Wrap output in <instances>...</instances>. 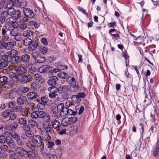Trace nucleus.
I'll return each instance as SVG.
<instances>
[{
  "label": "nucleus",
  "mask_w": 159,
  "mask_h": 159,
  "mask_svg": "<svg viewBox=\"0 0 159 159\" xmlns=\"http://www.w3.org/2000/svg\"><path fill=\"white\" fill-rule=\"evenodd\" d=\"M31 117L33 119L39 118L42 119L45 123H48L50 121V116L47 113L43 111H36L33 112L30 114Z\"/></svg>",
  "instance_id": "f257e3e1"
},
{
  "label": "nucleus",
  "mask_w": 159,
  "mask_h": 159,
  "mask_svg": "<svg viewBox=\"0 0 159 159\" xmlns=\"http://www.w3.org/2000/svg\"><path fill=\"white\" fill-rule=\"evenodd\" d=\"M31 79V76L30 75H18L17 81L24 84L30 82Z\"/></svg>",
  "instance_id": "f03ea898"
},
{
  "label": "nucleus",
  "mask_w": 159,
  "mask_h": 159,
  "mask_svg": "<svg viewBox=\"0 0 159 159\" xmlns=\"http://www.w3.org/2000/svg\"><path fill=\"white\" fill-rule=\"evenodd\" d=\"M10 69L11 70L14 69L17 72L20 74V75L25 73L27 71L25 68L21 65H17L16 66H12L10 67Z\"/></svg>",
  "instance_id": "7ed1b4c3"
},
{
  "label": "nucleus",
  "mask_w": 159,
  "mask_h": 159,
  "mask_svg": "<svg viewBox=\"0 0 159 159\" xmlns=\"http://www.w3.org/2000/svg\"><path fill=\"white\" fill-rule=\"evenodd\" d=\"M48 126H52L57 131H60L61 125L59 122L57 120L53 121L50 120L48 122Z\"/></svg>",
  "instance_id": "20e7f679"
},
{
  "label": "nucleus",
  "mask_w": 159,
  "mask_h": 159,
  "mask_svg": "<svg viewBox=\"0 0 159 159\" xmlns=\"http://www.w3.org/2000/svg\"><path fill=\"white\" fill-rule=\"evenodd\" d=\"M32 141L33 143L37 147L40 146L42 143L41 137L39 135H34L32 139Z\"/></svg>",
  "instance_id": "39448f33"
},
{
  "label": "nucleus",
  "mask_w": 159,
  "mask_h": 159,
  "mask_svg": "<svg viewBox=\"0 0 159 159\" xmlns=\"http://www.w3.org/2000/svg\"><path fill=\"white\" fill-rule=\"evenodd\" d=\"M14 110L16 112H19L20 114L23 116H26L28 114V110L20 106H17L15 107Z\"/></svg>",
  "instance_id": "423d86ee"
},
{
  "label": "nucleus",
  "mask_w": 159,
  "mask_h": 159,
  "mask_svg": "<svg viewBox=\"0 0 159 159\" xmlns=\"http://www.w3.org/2000/svg\"><path fill=\"white\" fill-rule=\"evenodd\" d=\"M48 100L47 97L44 96L42 97L41 100L38 101L39 104L37 105L38 108L41 110L43 109L44 108L46 103L48 102Z\"/></svg>",
  "instance_id": "0eeeda50"
},
{
  "label": "nucleus",
  "mask_w": 159,
  "mask_h": 159,
  "mask_svg": "<svg viewBox=\"0 0 159 159\" xmlns=\"http://www.w3.org/2000/svg\"><path fill=\"white\" fill-rule=\"evenodd\" d=\"M48 91L49 92V95L50 98H53L57 96V89L55 87H51L48 89Z\"/></svg>",
  "instance_id": "6e6552de"
},
{
  "label": "nucleus",
  "mask_w": 159,
  "mask_h": 159,
  "mask_svg": "<svg viewBox=\"0 0 159 159\" xmlns=\"http://www.w3.org/2000/svg\"><path fill=\"white\" fill-rule=\"evenodd\" d=\"M23 12L25 16L29 18H33L34 16L33 11L29 8H25L23 9Z\"/></svg>",
  "instance_id": "1a4fd4ad"
},
{
  "label": "nucleus",
  "mask_w": 159,
  "mask_h": 159,
  "mask_svg": "<svg viewBox=\"0 0 159 159\" xmlns=\"http://www.w3.org/2000/svg\"><path fill=\"white\" fill-rule=\"evenodd\" d=\"M71 88L70 86L61 85L58 88L57 90L59 93L61 94L70 90Z\"/></svg>",
  "instance_id": "9d476101"
},
{
  "label": "nucleus",
  "mask_w": 159,
  "mask_h": 159,
  "mask_svg": "<svg viewBox=\"0 0 159 159\" xmlns=\"http://www.w3.org/2000/svg\"><path fill=\"white\" fill-rule=\"evenodd\" d=\"M16 44V41L14 40L7 42H5L4 48L7 50L11 49L13 48Z\"/></svg>",
  "instance_id": "9b49d317"
},
{
  "label": "nucleus",
  "mask_w": 159,
  "mask_h": 159,
  "mask_svg": "<svg viewBox=\"0 0 159 159\" xmlns=\"http://www.w3.org/2000/svg\"><path fill=\"white\" fill-rule=\"evenodd\" d=\"M66 81L73 88H76L78 85V83L74 77H67Z\"/></svg>",
  "instance_id": "f8f14e48"
},
{
  "label": "nucleus",
  "mask_w": 159,
  "mask_h": 159,
  "mask_svg": "<svg viewBox=\"0 0 159 159\" xmlns=\"http://www.w3.org/2000/svg\"><path fill=\"white\" fill-rule=\"evenodd\" d=\"M15 152L21 156L25 157L27 155V151L23 148L20 147H17L15 149Z\"/></svg>",
  "instance_id": "ddd939ff"
},
{
  "label": "nucleus",
  "mask_w": 159,
  "mask_h": 159,
  "mask_svg": "<svg viewBox=\"0 0 159 159\" xmlns=\"http://www.w3.org/2000/svg\"><path fill=\"white\" fill-rule=\"evenodd\" d=\"M15 2V6L21 8H24L27 4V2L25 0H23L21 2L19 1L18 0H16Z\"/></svg>",
  "instance_id": "4468645a"
},
{
  "label": "nucleus",
  "mask_w": 159,
  "mask_h": 159,
  "mask_svg": "<svg viewBox=\"0 0 159 159\" xmlns=\"http://www.w3.org/2000/svg\"><path fill=\"white\" fill-rule=\"evenodd\" d=\"M16 0H8L6 3L4 4L3 7L5 9H8L11 8L13 6H15V2Z\"/></svg>",
  "instance_id": "2eb2a0df"
},
{
  "label": "nucleus",
  "mask_w": 159,
  "mask_h": 159,
  "mask_svg": "<svg viewBox=\"0 0 159 159\" xmlns=\"http://www.w3.org/2000/svg\"><path fill=\"white\" fill-rule=\"evenodd\" d=\"M8 31L4 28L1 30L2 39L3 41H7L9 38V34H7Z\"/></svg>",
  "instance_id": "dca6fc26"
},
{
  "label": "nucleus",
  "mask_w": 159,
  "mask_h": 159,
  "mask_svg": "<svg viewBox=\"0 0 159 159\" xmlns=\"http://www.w3.org/2000/svg\"><path fill=\"white\" fill-rule=\"evenodd\" d=\"M25 157H29L30 159H39L38 154L33 151L27 152Z\"/></svg>",
  "instance_id": "f3484780"
},
{
  "label": "nucleus",
  "mask_w": 159,
  "mask_h": 159,
  "mask_svg": "<svg viewBox=\"0 0 159 159\" xmlns=\"http://www.w3.org/2000/svg\"><path fill=\"white\" fill-rule=\"evenodd\" d=\"M57 110L61 112V115L64 116V112L66 111V108H65L64 104L62 103H60L57 105Z\"/></svg>",
  "instance_id": "a211bd4d"
},
{
  "label": "nucleus",
  "mask_w": 159,
  "mask_h": 159,
  "mask_svg": "<svg viewBox=\"0 0 159 159\" xmlns=\"http://www.w3.org/2000/svg\"><path fill=\"white\" fill-rule=\"evenodd\" d=\"M50 68V67L49 65H44L38 68V70L39 72L41 73H45L47 72Z\"/></svg>",
  "instance_id": "6ab92c4d"
},
{
  "label": "nucleus",
  "mask_w": 159,
  "mask_h": 159,
  "mask_svg": "<svg viewBox=\"0 0 159 159\" xmlns=\"http://www.w3.org/2000/svg\"><path fill=\"white\" fill-rule=\"evenodd\" d=\"M58 80V78L56 76H53L52 77H50L48 81V84L51 86H54L56 84V81Z\"/></svg>",
  "instance_id": "aec40b11"
},
{
  "label": "nucleus",
  "mask_w": 159,
  "mask_h": 159,
  "mask_svg": "<svg viewBox=\"0 0 159 159\" xmlns=\"http://www.w3.org/2000/svg\"><path fill=\"white\" fill-rule=\"evenodd\" d=\"M7 144L11 148H14L15 144L13 139L10 137L7 138L6 141Z\"/></svg>",
  "instance_id": "412c9836"
},
{
  "label": "nucleus",
  "mask_w": 159,
  "mask_h": 159,
  "mask_svg": "<svg viewBox=\"0 0 159 159\" xmlns=\"http://www.w3.org/2000/svg\"><path fill=\"white\" fill-rule=\"evenodd\" d=\"M9 159H23L21 157H18L15 152L12 150L9 151Z\"/></svg>",
  "instance_id": "4be33fe9"
},
{
  "label": "nucleus",
  "mask_w": 159,
  "mask_h": 159,
  "mask_svg": "<svg viewBox=\"0 0 159 159\" xmlns=\"http://www.w3.org/2000/svg\"><path fill=\"white\" fill-rule=\"evenodd\" d=\"M85 97V93L84 92L78 93L77 95H73L72 99L73 100H77L78 98H84Z\"/></svg>",
  "instance_id": "5701e85b"
},
{
  "label": "nucleus",
  "mask_w": 159,
  "mask_h": 159,
  "mask_svg": "<svg viewBox=\"0 0 159 159\" xmlns=\"http://www.w3.org/2000/svg\"><path fill=\"white\" fill-rule=\"evenodd\" d=\"M159 155V141H158L153 152V155L157 157Z\"/></svg>",
  "instance_id": "b1692460"
},
{
  "label": "nucleus",
  "mask_w": 159,
  "mask_h": 159,
  "mask_svg": "<svg viewBox=\"0 0 159 159\" xmlns=\"http://www.w3.org/2000/svg\"><path fill=\"white\" fill-rule=\"evenodd\" d=\"M26 101L27 98L26 97L21 96L18 98L17 102L19 105H22L24 104Z\"/></svg>",
  "instance_id": "393cba45"
},
{
  "label": "nucleus",
  "mask_w": 159,
  "mask_h": 159,
  "mask_svg": "<svg viewBox=\"0 0 159 159\" xmlns=\"http://www.w3.org/2000/svg\"><path fill=\"white\" fill-rule=\"evenodd\" d=\"M1 59L4 61H6L7 63L11 62L12 60V58L10 56L9 54H5Z\"/></svg>",
  "instance_id": "a878e982"
},
{
  "label": "nucleus",
  "mask_w": 159,
  "mask_h": 159,
  "mask_svg": "<svg viewBox=\"0 0 159 159\" xmlns=\"http://www.w3.org/2000/svg\"><path fill=\"white\" fill-rule=\"evenodd\" d=\"M26 96L28 98L34 99L38 97V95L36 93L30 92L27 94Z\"/></svg>",
  "instance_id": "bb28decb"
},
{
  "label": "nucleus",
  "mask_w": 159,
  "mask_h": 159,
  "mask_svg": "<svg viewBox=\"0 0 159 159\" xmlns=\"http://www.w3.org/2000/svg\"><path fill=\"white\" fill-rule=\"evenodd\" d=\"M55 64L57 65L56 67L59 68L60 70H64L66 68V66L63 63L58 62Z\"/></svg>",
  "instance_id": "cd10ccee"
},
{
  "label": "nucleus",
  "mask_w": 159,
  "mask_h": 159,
  "mask_svg": "<svg viewBox=\"0 0 159 159\" xmlns=\"http://www.w3.org/2000/svg\"><path fill=\"white\" fill-rule=\"evenodd\" d=\"M46 156L49 159H61V156L54 154H47Z\"/></svg>",
  "instance_id": "c85d7f7f"
},
{
  "label": "nucleus",
  "mask_w": 159,
  "mask_h": 159,
  "mask_svg": "<svg viewBox=\"0 0 159 159\" xmlns=\"http://www.w3.org/2000/svg\"><path fill=\"white\" fill-rule=\"evenodd\" d=\"M10 135L16 141L19 140V138H20L18 134L15 131L11 132L10 133Z\"/></svg>",
  "instance_id": "c756f323"
},
{
  "label": "nucleus",
  "mask_w": 159,
  "mask_h": 159,
  "mask_svg": "<svg viewBox=\"0 0 159 159\" xmlns=\"http://www.w3.org/2000/svg\"><path fill=\"white\" fill-rule=\"evenodd\" d=\"M45 61L46 59L45 57L40 54L35 62L39 63H41L44 62Z\"/></svg>",
  "instance_id": "7c9ffc66"
},
{
  "label": "nucleus",
  "mask_w": 159,
  "mask_h": 159,
  "mask_svg": "<svg viewBox=\"0 0 159 159\" xmlns=\"http://www.w3.org/2000/svg\"><path fill=\"white\" fill-rule=\"evenodd\" d=\"M41 137L42 140L44 141H47L49 140L50 139V137L49 136L48 133L47 132H45L42 134Z\"/></svg>",
  "instance_id": "2f4dec72"
},
{
  "label": "nucleus",
  "mask_w": 159,
  "mask_h": 159,
  "mask_svg": "<svg viewBox=\"0 0 159 159\" xmlns=\"http://www.w3.org/2000/svg\"><path fill=\"white\" fill-rule=\"evenodd\" d=\"M67 114L69 115H72L73 116H75L76 114V112L71 109L70 108L68 109H66V112H64V116Z\"/></svg>",
  "instance_id": "473e14b6"
},
{
  "label": "nucleus",
  "mask_w": 159,
  "mask_h": 159,
  "mask_svg": "<svg viewBox=\"0 0 159 159\" xmlns=\"http://www.w3.org/2000/svg\"><path fill=\"white\" fill-rule=\"evenodd\" d=\"M8 64L0 58V70L8 66Z\"/></svg>",
  "instance_id": "72a5a7b5"
},
{
  "label": "nucleus",
  "mask_w": 159,
  "mask_h": 159,
  "mask_svg": "<svg viewBox=\"0 0 159 159\" xmlns=\"http://www.w3.org/2000/svg\"><path fill=\"white\" fill-rule=\"evenodd\" d=\"M8 53L11 57L14 58L18 55V52L16 50L12 49L9 51Z\"/></svg>",
  "instance_id": "f704fd0d"
},
{
  "label": "nucleus",
  "mask_w": 159,
  "mask_h": 159,
  "mask_svg": "<svg viewBox=\"0 0 159 159\" xmlns=\"http://www.w3.org/2000/svg\"><path fill=\"white\" fill-rule=\"evenodd\" d=\"M61 115V113H60L58 110H55L53 112L52 116L55 119H58Z\"/></svg>",
  "instance_id": "c9c22d12"
},
{
  "label": "nucleus",
  "mask_w": 159,
  "mask_h": 159,
  "mask_svg": "<svg viewBox=\"0 0 159 159\" xmlns=\"http://www.w3.org/2000/svg\"><path fill=\"white\" fill-rule=\"evenodd\" d=\"M68 75V74L62 71L59 72L57 74L58 76L61 79H67Z\"/></svg>",
  "instance_id": "e433bc0d"
},
{
  "label": "nucleus",
  "mask_w": 159,
  "mask_h": 159,
  "mask_svg": "<svg viewBox=\"0 0 159 159\" xmlns=\"http://www.w3.org/2000/svg\"><path fill=\"white\" fill-rule=\"evenodd\" d=\"M9 77L12 81H17V75L16 76V74L13 72H11L9 73Z\"/></svg>",
  "instance_id": "4c0bfd02"
},
{
  "label": "nucleus",
  "mask_w": 159,
  "mask_h": 159,
  "mask_svg": "<svg viewBox=\"0 0 159 159\" xmlns=\"http://www.w3.org/2000/svg\"><path fill=\"white\" fill-rule=\"evenodd\" d=\"M70 122L68 118L66 117L63 118L61 121V124L63 126H66Z\"/></svg>",
  "instance_id": "58836bf2"
},
{
  "label": "nucleus",
  "mask_w": 159,
  "mask_h": 159,
  "mask_svg": "<svg viewBox=\"0 0 159 159\" xmlns=\"http://www.w3.org/2000/svg\"><path fill=\"white\" fill-rule=\"evenodd\" d=\"M32 40L29 38H26L23 41V44L25 45H29L31 44Z\"/></svg>",
  "instance_id": "ea45409f"
},
{
  "label": "nucleus",
  "mask_w": 159,
  "mask_h": 159,
  "mask_svg": "<svg viewBox=\"0 0 159 159\" xmlns=\"http://www.w3.org/2000/svg\"><path fill=\"white\" fill-rule=\"evenodd\" d=\"M30 57L27 54H25L21 56V60L25 62H27L29 61Z\"/></svg>",
  "instance_id": "a19ab883"
},
{
  "label": "nucleus",
  "mask_w": 159,
  "mask_h": 159,
  "mask_svg": "<svg viewBox=\"0 0 159 159\" xmlns=\"http://www.w3.org/2000/svg\"><path fill=\"white\" fill-rule=\"evenodd\" d=\"M18 19L22 23L26 22L28 20L27 17L23 15L20 16Z\"/></svg>",
  "instance_id": "79ce46f5"
},
{
  "label": "nucleus",
  "mask_w": 159,
  "mask_h": 159,
  "mask_svg": "<svg viewBox=\"0 0 159 159\" xmlns=\"http://www.w3.org/2000/svg\"><path fill=\"white\" fill-rule=\"evenodd\" d=\"M149 91L151 99L154 100V98L157 97L155 92L152 89H149Z\"/></svg>",
  "instance_id": "37998d69"
},
{
  "label": "nucleus",
  "mask_w": 159,
  "mask_h": 159,
  "mask_svg": "<svg viewBox=\"0 0 159 159\" xmlns=\"http://www.w3.org/2000/svg\"><path fill=\"white\" fill-rule=\"evenodd\" d=\"M32 34V31L30 30H26L23 33V36L25 37L30 36Z\"/></svg>",
  "instance_id": "c03bdc74"
},
{
  "label": "nucleus",
  "mask_w": 159,
  "mask_h": 159,
  "mask_svg": "<svg viewBox=\"0 0 159 159\" xmlns=\"http://www.w3.org/2000/svg\"><path fill=\"white\" fill-rule=\"evenodd\" d=\"M8 11L7 12V14L8 15L11 16L13 15H14L15 13L16 12L15 10L13 8H11L8 9Z\"/></svg>",
  "instance_id": "a18cd8bd"
},
{
  "label": "nucleus",
  "mask_w": 159,
  "mask_h": 159,
  "mask_svg": "<svg viewBox=\"0 0 159 159\" xmlns=\"http://www.w3.org/2000/svg\"><path fill=\"white\" fill-rule=\"evenodd\" d=\"M15 19H16L15 17L14 16H11L8 18L6 20V22L10 23L11 24Z\"/></svg>",
  "instance_id": "49530a36"
},
{
  "label": "nucleus",
  "mask_w": 159,
  "mask_h": 159,
  "mask_svg": "<svg viewBox=\"0 0 159 159\" xmlns=\"http://www.w3.org/2000/svg\"><path fill=\"white\" fill-rule=\"evenodd\" d=\"M7 78L6 76H2L0 77V83L6 84L7 82Z\"/></svg>",
  "instance_id": "de8ad7c7"
},
{
  "label": "nucleus",
  "mask_w": 159,
  "mask_h": 159,
  "mask_svg": "<svg viewBox=\"0 0 159 159\" xmlns=\"http://www.w3.org/2000/svg\"><path fill=\"white\" fill-rule=\"evenodd\" d=\"M18 33L17 30L15 29H13L10 31V34L11 36L14 37Z\"/></svg>",
  "instance_id": "09e8293b"
},
{
  "label": "nucleus",
  "mask_w": 159,
  "mask_h": 159,
  "mask_svg": "<svg viewBox=\"0 0 159 159\" xmlns=\"http://www.w3.org/2000/svg\"><path fill=\"white\" fill-rule=\"evenodd\" d=\"M40 51L42 54H45L47 53L48 49L45 47H42L40 48Z\"/></svg>",
  "instance_id": "8fccbe9b"
},
{
  "label": "nucleus",
  "mask_w": 159,
  "mask_h": 159,
  "mask_svg": "<svg viewBox=\"0 0 159 159\" xmlns=\"http://www.w3.org/2000/svg\"><path fill=\"white\" fill-rule=\"evenodd\" d=\"M11 111L10 110H6L3 113L2 116L4 117H7L10 115Z\"/></svg>",
  "instance_id": "3c124183"
},
{
  "label": "nucleus",
  "mask_w": 159,
  "mask_h": 159,
  "mask_svg": "<svg viewBox=\"0 0 159 159\" xmlns=\"http://www.w3.org/2000/svg\"><path fill=\"white\" fill-rule=\"evenodd\" d=\"M28 125L32 128H34L36 124V121L32 120H30L28 121Z\"/></svg>",
  "instance_id": "603ef678"
},
{
  "label": "nucleus",
  "mask_w": 159,
  "mask_h": 159,
  "mask_svg": "<svg viewBox=\"0 0 159 159\" xmlns=\"http://www.w3.org/2000/svg\"><path fill=\"white\" fill-rule=\"evenodd\" d=\"M20 91L23 93H25L29 91V88L28 87H21L20 89Z\"/></svg>",
  "instance_id": "864d4df0"
},
{
  "label": "nucleus",
  "mask_w": 159,
  "mask_h": 159,
  "mask_svg": "<svg viewBox=\"0 0 159 159\" xmlns=\"http://www.w3.org/2000/svg\"><path fill=\"white\" fill-rule=\"evenodd\" d=\"M18 122L20 124L22 125H25L27 123L26 120L22 118L19 119Z\"/></svg>",
  "instance_id": "5fc2aeb1"
},
{
  "label": "nucleus",
  "mask_w": 159,
  "mask_h": 159,
  "mask_svg": "<svg viewBox=\"0 0 159 159\" xmlns=\"http://www.w3.org/2000/svg\"><path fill=\"white\" fill-rule=\"evenodd\" d=\"M38 83L37 82H33L31 84V89L32 90H36L38 87Z\"/></svg>",
  "instance_id": "6e6d98bb"
},
{
  "label": "nucleus",
  "mask_w": 159,
  "mask_h": 159,
  "mask_svg": "<svg viewBox=\"0 0 159 159\" xmlns=\"http://www.w3.org/2000/svg\"><path fill=\"white\" fill-rule=\"evenodd\" d=\"M59 71H60V70H59V69L58 68H57L51 69L49 71V73H50V74H49V75H50V73H51V76H52V73H57L59 72Z\"/></svg>",
  "instance_id": "4d7b16f0"
},
{
  "label": "nucleus",
  "mask_w": 159,
  "mask_h": 159,
  "mask_svg": "<svg viewBox=\"0 0 159 159\" xmlns=\"http://www.w3.org/2000/svg\"><path fill=\"white\" fill-rule=\"evenodd\" d=\"M40 55L38 52H35L33 53L32 57L36 61V60L38 58Z\"/></svg>",
  "instance_id": "13d9d810"
},
{
  "label": "nucleus",
  "mask_w": 159,
  "mask_h": 159,
  "mask_svg": "<svg viewBox=\"0 0 159 159\" xmlns=\"http://www.w3.org/2000/svg\"><path fill=\"white\" fill-rule=\"evenodd\" d=\"M36 46L34 44H30L29 45L28 50L30 51H32L36 49Z\"/></svg>",
  "instance_id": "bf43d9fd"
},
{
  "label": "nucleus",
  "mask_w": 159,
  "mask_h": 159,
  "mask_svg": "<svg viewBox=\"0 0 159 159\" xmlns=\"http://www.w3.org/2000/svg\"><path fill=\"white\" fill-rule=\"evenodd\" d=\"M31 25H33L36 28H38L40 26L39 23H37L36 21H31L30 22Z\"/></svg>",
  "instance_id": "052dcab7"
},
{
  "label": "nucleus",
  "mask_w": 159,
  "mask_h": 159,
  "mask_svg": "<svg viewBox=\"0 0 159 159\" xmlns=\"http://www.w3.org/2000/svg\"><path fill=\"white\" fill-rule=\"evenodd\" d=\"M14 38L16 41H20L22 39V35L21 34L18 33L14 37Z\"/></svg>",
  "instance_id": "680f3d73"
},
{
  "label": "nucleus",
  "mask_w": 159,
  "mask_h": 159,
  "mask_svg": "<svg viewBox=\"0 0 159 159\" xmlns=\"http://www.w3.org/2000/svg\"><path fill=\"white\" fill-rule=\"evenodd\" d=\"M76 109L77 112L78 111H78L79 114L81 115L83 112L84 109L83 106H81L80 108H76Z\"/></svg>",
  "instance_id": "e2e57ef3"
},
{
  "label": "nucleus",
  "mask_w": 159,
  "mask_h": 159,
  "mask_svg": "<svg viewBox=\"0 0 159 159\" xmlns=\"http://www.w3.org/2000/svg\"><path fill=\"white\" fill-rule=\"evenodd\" d=\"M26 145L27 147L29 148L31 150H33L35 148V145L32 144L30 142L28 141L26 143Z\"/></svg>",
  "instance_id": "0e129e2a"
},
{
  "label": "nucleus",
  "mask_w": 159,
  "mask_h": 159,
  "mask_svg": "<svg viewBox=\"0 0 159 159\" xmlns=\"http://www.w3.org/2000/svg\"><path fill=\"white\" fill-rule=\"evenodd\" d=\"M111 36H112V39L114 41L118 40L120 38L119 35L118 34H111Z\"/></svg>",
  "instance_id": "69168bd1"
},
{
  "label": "nucleus",
  "mask_w": 159,
  "mask_h": 159,
  "mask_svg": "<svg viewBox=\"0 0 159 159\" xmlns=\"http://www.w3.org/2000/svg\"><path fill=\"white\" fill-rule=\"evenodd\" d=\"M40 41L44 45L46 46L48 45V43L46 38L44 37L42 38L41 39Z\"/></svg>",
  "instance_id": "338daca9"
},
{
  "label": "nucleus",
  "mask_w": 159,
  "mask_h": 159,
  "mask_svg": "<svg viewBox=\"0 0 159 159\" xmlns=\"http://www.w3.org/2000/svg\"><path fill=\"white\" fill-rule=\"evenodd\" d=\"M12 27L14 29H16L19 26V24L18 22L14 21L11 24Z\"/></svg>",
  "instance_id": "774afa93"
}]
</instances>
